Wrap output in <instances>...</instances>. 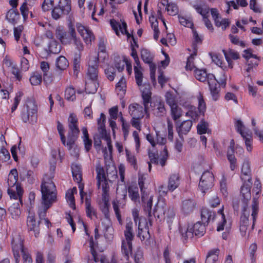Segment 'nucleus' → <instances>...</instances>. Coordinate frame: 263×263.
I'll list each match as a JSON object with an SVG mask.
<instances>
[{"label": "nucleus", "instance_id": "nucleus-12", "mask_svg": "<svg viewBox=\"0 0 263 263\" xmlns=\"http://www.w3.org/2000/svg\"><path fill=\"white\" fill-rule=\"evenodd\" d=\"M78 32L83 37L86 45H91L92 42L95 40V36L92 31L87 27L83 25L80 23L76 24Z\"/></svg>", "mask_w": 263, "mask_h": 263}, {"label": "nucleus", "instance_id": "nucleus-45", "mask_svg": "<svg viewBox=\"0 0 263 263\" xmlns=\"http://www.w3.org/2000/svg\"><path fill=\"white\" fill-rule=\"evenodd\" d=\"M69 65L67 59L64 56H60L56 60V66L60 70L66 69Z\"/></svg>", "mask_w": 263, "mask_h": 263}, {"label": "nucleus", "instance_id": "nucleus-15", "mask_svg": "<svg viewBox=\"0 0 263 263\" xmlns=\"http://www.w3.org/2000/svg\"><path fill=\"white\" fill-rule=\"evenodd\" d=\"M39 224L40 221L36 220L34 213L29 211L27 219V226L28 231L32 232L31 235L33 234L35 237H37L40 233Z\"/></svg>", "mask_w": 263, "mask_h": 263}, {"label": "nucleus", "instance_id": "nucleus-53", "mask_svg": "<svg viewBox=\"0 0 263 263\" xmlns=\"http://www.w3.org/2000/svg\"><path fill=\"white\" fill-rule=\"evenodd\" d=\"M57 129L60 136L61 140L63 144L66 146V141L65 136L64 135V128L62 123L59 121H57Z\"/></svg>", "mask_w": 263, "mask_h": 263}, {"label": "nucleus", "instance_id": "nucleus-7", "mask_svg": "<svg viewBox=\"0 0 263 263\" xmlns=\"http://www.w3.org/2000/svg\"><path fill=\"white\" fill-rule=\"evenodd\" d=\"M71 10L70 0H60L58 5L52 10V16L54 20H58L68 15Z\"/></svg>", "mask_w": 263, "mask_h": 263}, {"label": "nucleus", "instance_id": "nucleus-55", "mask_svg": "<svg viewBox=\"0 0 263 263\" xmlns=\"http://www.w3.org/2000/svg\"><path fill=\"white\" fill-rule=\"evenodd\" d=\"M245 141V144L247 149L248 152H251L252 150V138L250 134H246V135L242 136Z\"/></svg>", "mask_w": 263, "mask_h": 263}, {"label": "nucleus", "instance_id": "nucleus-41", "mask_svg": "<svg viewBox=\"0 0 263 263\" xmlns=\"http://www.w3.org/2000/svg\"><path fill=\"white\" fill-rule=\"evenodd\" d=\"M132 242L122 240L121 246L122 253L127 258H128L129 255L132 253Z\"/></svg>", "mask_w": 263, "mask_h": 263}, {"label": "nucleus", "instance_id": "nucleus-63", "mask_svg": "<svg viewBox=\"0 0 263 263\" xmlns=\"http://www.w3.org/2000/svg\"><path fill=\"white\" fill-rule=\"evenodd\" d=\"M134 258L135 263H141L143 259V252L140 249H137L136 251Z\"/></svg>", "mask_w": 263, "mask_h": 263}, {"label": "nucleus", "instance_id": "nucleus-19", "mask_svg": "<svg viewBox=\"0 0 263 263\" xmlns=\"http://www.w3.org/2000/svg\"><path fill=\"white\" fill-rule=\"evenodd\" d=\"M110 25L112 29L115 31L117 35H119V32L122 34H126L128 38L130 36V34L127 30V25L125 22H117L114 19L110 20Z\"/></svg>", "mask_w": 263, "mask_h": 263}, {"label": "nucleus", "instance_id": "nucleus-17", "mask_svg": "<svg viewBox=\"0 0 263 263\" xmlns=\"http://www.w3.org/2000/svg\"><path fill=\"white\" fill-rule=\"evenodd\" d=\"M150 103V106L152 108L153 113L155 116L161 117L166 115V110L164 102L159 100H156Z\"/></svg>", "mask_w": 263, "mask_h": 263}, {"label": "nucleus", "instance_id": "nucleus-51", "mask_svg": "<svg viewBox=\"0 0 263 263\" xmlns=\"http://www.w3.org/2000/svg\"><path fill=\"white\" fill-rule=\"evenodd\" d=\"M171 111V116L174 121H177L182 116V110L177 105L170 107Z\"/></svg>", "mask_w": 263, "mask_h": 263}, {"label": "nucleus", "instance_id": "nucleus-33", "mask_svg": "<svg viewBox=\"0 0 263 263\" xmlns=\"http://www.w3.org/2000/svg\"><path fill=\"white\" fill-rule=\"evenodd\" d=\"M138 237L141 241L147 240L150 238L148 228L146 226L142 228L141 222H139L138 224Z\"/></svg>", "mask_w": 263, "mask_h": 263}, {"label": "nucleus", "instance_id": "nucleus-39", "mask_svg": "<svg viewBox=\"0 0 263 263\" xmlns=\"http://www.w3.org/2000/svg\"><path fill=\"white\" fill-rule=\"evenodd\" d=\"M86 213L87 217L92 218L93 216L97 217L96 210L91 205L90 200L86 197L85 199Z\"/></svg>", "mask_w": 263, "mask_h": 263}, {"label": "nucleus", "instance_id": "nucleus-14", "mask_svg": "<svg viewBox=\"0 0 263 263\" xmlns=\"http://www.w3.org/2000/svg\"><path fill=\"white\" fill-rule=\"evenodd\" d=\"M141 199L144 211L147 215V219L150 226H152L153 222V215L152 214L153 196H148L147 194L143 193L142 194Z\"/></svg>", "mask_w": 263, "mask_h": 263}, {"label": "nucleus", "instance_id": "nucleus-29", "mask_svg": "<svg viewBox=\"0 0 263 263\" xmlns=\"http://www.w3.org/2000/svg\"><path fill=\"white\" fill-rule=\"evenodd\" d=\"M223 54L226 59L228 62L229 67L233 68V62L232 60H237L239 58V55L238 52L229 49L228 51L223 50Z\"/></svg>", "mask_w": 263, "mask_h": 263}, {"label": "nucleus", "instance_id": "nucleus-64", "mask_svg": "<svg viewBox=\"0 0 263 263\" xmlns=\"http://www.w3.org/2000/svg\"><path fill=\"white\" fill-rule=\"evenodd\" d=\"M105 73L107 79L112 81L114 80L115 76V69L113 67H108L105 70Z\"/></svg>", "mask_w": 263, "mask_h": 263}, {"label": "nucleus", "instance_id": "nucleus-4", "mask_svg": "<svg viewBox=\"0 0 263 263\" xmlns=\"http://www.w3.org/2000/svg\"><path fill=\"white\" fill-rule=\"evenodd\" d=\"M154 216L158 218L164 216L168 223H172L175 216L173 208L168 206L164 199H159L154 211Z\"/></svg>", "mask_w": 263, "mask_h": 263}, {"label": "nucleus", "instance_id": "nucleus-11", "mask_svg": "<svg viewBox=\"0 0 263 263\" xmlns=\"http://www.w3.org/2000/svg\"><path fill=\"white\" fill-rule=\"evenodd\" d=\"M20 243L21 248L18 249V254L20 255V251L21 252L23 255V260L24 261V263H32V259L30 255V254L25 250L24 247H23V241L20 235L16 234L15 236H13L11 241V244H12V251H13V247L14 246H17L18 245V243Z\"/></svg>", "mask_w": 263, "mask_h": 263}, {"label": "nucleus", "instance_id": "nucleus-31", "mask_svg": "<svg viewBox=\"0 0 263 263\" xmlns=\"http://www.w3.org/2000/svg\"><path fill=\"white\" fill-rule=\"evenodd\" d=\"M219 250L214 249L210 250L206 256L205 263H217Z\"/></svg>", "mask_w": 263, "mask_h": 263}, {"label": "nucleus", "instance_id": "nucleus-25", "mask_svg": "<svg viewBox=\"0 0 263 263\" xmlns=\"http://www.w3.org/2000/svg\"><path fill=\"white\" fill-rule=\"evenodd\" d=\"M215 217V213L206 208H203L201 211V222L207 225L211 220H213Z\"/></svg>", "mask_w": 263, "mask_h": 263}, {"label": "nucleus", "instance_id": "nucleus-2", "mask_svg": "<svg viewBox=\"0 0 263 263\" xmlns=\"http://www.w3.org/2000/svg\"><path fill=\"white\" fill-rule=\"evenodd\" d=\"M18 173L16 169H13L11 171L8 175V194L10 197L14 199H18L19 202L22 204V197L23 194V190L20 185L17 183Z\"/></svg>", "mask_w": 263, "mask_h": 263}, {"label": "nucleus", "instance_id": "nucleus-44", "mask_svg": "<svg viewBox=\"0 0 263 263\" xmlns=\"http://www.w3.org/2000/svg\"><path fill=\"white\" fill-rule=\"evenodd\" d=\"M65 98L67 100L70 101L76 100V90L72 86H69L65 89Z\"/></svg>", "mask_w": 263, "mask_h": 263}, {"label": "nucleus", "instance_id": "nucleus-48", "mask_svg": "<svg viewBox=\"0 0 263 263\" xmlns=\"http://www.w3.org/2000/svg\"><path fill=\"white\" fill-rule=\"evenodd\" d=\"M126 84L125 78L122 77L119 82L116 84V90L119 95H124L126 91Z\"/></svg>", "mask_w": 263, "mask_h": 263}, {"label": "nucleus", "instance_id": "nucleus-28", "mask_svg": "<svg viewBox=\"0 0 263 263\" xmlns=\"http://www.w3.org/2000/svg\"><path fill=\"white\" fill-rule=\"evenodd\" d=\"M193 123L191 120L183 121L177 126V131L180 136L181 134H186L190 132Z\"/></svg>", "mask_w": 263, "mask_h": 263}, {"label": "nucleus", "instance_id": "nucleus-47", "mask_svg": "<svg viewBox=\"0 0 263 263\" xmlns=\"http://www.w3.org/2000/svg\"><path fill=\"white\" fill-rule=\"evenodd\" d=\"M61 49V45L55 40L50 41L48 45V50L50 53L57 54L60 52Z\"/></svg>", "mask_w": 263, "mask_h": 263}, {"label": "nucleus", "instance_id": "nucleus-34", "mask_svg": "<svg viewBox=\"0 0 263 263\" xmlns=\"http://www.w3.org/2000/svg\"><path fill=\"white\" fill-rule=\"evenodd\" d=\"M240 193L244 199L245 205L242 211L245 212L247 210V202L251 198L250 189L248 186L243 185L241 187Z\"/></svg>", "mask_w": 263, "mask_h": 263}, {"label": "nucleus", "instance_id": "nucleus-9", "mask_svg": "<svg viewBox=\"0 0 263 263\" xmlns=\"http://www.w3.org/2000/svg\"><path fill=\"white\" fill-rule=\"evenodd\" d=\"M75 30L74 27L70 23L68 25V32H67L62 27H59L56 29L55 35L63 45H68L72 43L73 38L71 36V30Z\"/></svg>", "mask_w": 263, "mask_h": 263}, {"label": "nucleus", "instance_id": "nucleus-43", "mask_svg": "<svg viewBox=\"0 0 263 263\" xmlns=\"http://www.w3.org/2000/svg\"><path fill=\"white\" fill-rule=\"evenodd\" d=\"M105 115L103 113H101L100 118L98 120V130L99 131L100 136H105L106 134V131L105 127Z\"/></svg>", "mask_w": 263, "mask_h": 263}, {"label": "nucleus", "instance_id": "nucleus-56", "mask_svg": "<svg viewBox=\"0 0 263 263\" xmlns=\"http://www.w3.org/2000/svg\"><path fill=\"white\" fill-rule=\"evenodd\" d=\"M197 99L198 101V109L200 112H203L206 109V104L203 99V96L201 92H199L197 96Z\"/></svg>", "mask_w": 263, "mask_h": 263}, {"label": "nucleus", "instance_id": "nucleus-26", "mask_svg": "<svg viewBox=\"0 0 263 263\" xmlns=\"http://www.w3.org/2000/svg\"><path fill=\"white\" fill-rule=\"evenodd\" d=\"M180 184V176L179 174L175 173L171 175L168 178L167 190L171 192L177 189Z\"/></svg>", "mask_w": 263, "mask_h": 263}, {"label": "nucleus", "instance_id": "nucleus-61", "mask_svg": "<svg viewBox=\"0 0 263 263\" xmlns=\"http://www.w3.org/2000/svg\"><path fill=\"white\" fill-rule=\"evenodd\" d=\"M14 207H10L9 208V211L10 212L13 218L17 219L21 214V211L18 207L19 206L18 203H17L16 205L14 204Z\"/></svg>", "mask_w": 263, "mask_h": 263}, {"label": "nucleus", "instance_id": "nucleus-23", "mask_svg": "<svg viewBox=\"0 0 263 263\" xmlns=\"http://www.w3.org/2000/svg\"><path fill=\"white\" fill-rule=\"evenodd\" d=\"M89 247L93 262L92 263H109L106 258L103 255H98L94 249V242L91 237L89 240Z\"/></svg>", "mask_w": 263, "mask_h": 263}, {"label": "nucleus", "instance_id": "nucleus-60", "mask_svg": "<svg viewBox=\"0 0 263 263\" xmlns=\"http://www.w3.org/2000/svg\"><path fill=\"white\" fill-rule=\"evenodd\" d=\"M114 229L111 227H106L104 231V237L107 241H111L114 238Z\"/></svg>", "mask_w": 263, "mask_h": 263}, {"label": "nucleus", "instance_id": "nucleus-5", "mask_svg": "<svg viewBox=\"0 0 263 263\" xmlns=\"http://www.w3.org/2000/svg\"><path fill=\"white\" fill-rule=\"evenodd\" d=\"M37 107L35 101L28 100L21 114V117L24 123L34 124L37 120Z\"/></svg>", "mask_w": 263, "mask_h": 263}, {"label": "nucleus", "instance_id": "nucleus-3", "mask_svg": "<svg viewBox=\"0 0 263 263\" xmlns=\"http://www.w3.org/2000/svg\"><path fill=\"white\" fill-rule=\"evenodd\" d=\"M68 131L66 146L69 150H70L74 145L80 133L77 116L74 114H71L68 119Z\"/></svg>", "mask_w": 263, "mask_h": 263}, {"label": "nucleus", "instance_id": "nucleus-38", "mask_svg": "<svg viewBox=\"0 0 263 263\" xmlns=\"http://www.w3.org/2000/svg\"><path fill=\"white\" fill-rule=\"evenodd\" d=\"M18 17V12L14 9H10L6 16V19L8 22L14 25L16 23Z\"/></svg>", "mask_w": 263, "mask_h": 263}, {"label": "nucleus", "instance_id": "nucleus-13", "mask_svg": "<svg viewBox=\"0 0 263 263\" xmlns=\"http://www.w3.org/2000/svg\"><path fill=\"white\" fill-rule=\"evenodd\" d=\"M193 7L197 13L202 15L206 27L209 30L212 31L213 30V25L211 21L208 18L209 8L202 3L195 4L193 5Z\"/></svg>", "mask_w": 263, "mask_h": 263}, {"label": "nucleus", "instance_id": "nucleus-30", "mask_svg": "<svg viewBox=\"0 0 263 263\" xmlns=\"http://www.w3.org/2000/svg\"><path fill=\"white\" fill-rule=\"evenodd\" d=\"M195 77L199 81L209 83L210 75L212 73H207L205 69H196L194 71Z\"/></svg>", "mask_w": 263, "mask_h": 263}, {"label": "nucleus", "instance_id": "nucleus-42", "mask_svg": "<svg viewBox=\"0 0 263 263\" xmlns=\"http://www.w3.org/2000/svg\"><path fill=\"white\" fill-rule=\"evenodd\" d=\"M114 60L115 67L119 72L124 69L125 65L128 61L125 57L121 58L119 56L115 57Z\"/></svg>", "mask_w": 263, "mask_h": 263}, {"label": "nucleus", "instance_id": "nucleus-10", "mask_svg": "<svg viewBox=\"0 0 263 263\" xmlns=\"http://www.w3.org/2000/svg\"><path fill=\"white\" fill-rule=\"evenodd\" d=\"M214 179L211 172L205 171L202 174L199 183V188L202 193H205L213 187Z\"/></svg>", "mask_w": 263, "mask_h": 263}, {"label": "nucleus", "instance_id": "nucleus-49", "mask_svg": "<svg viewBox=\"0 0 263 263\" xmlns=\"http://www.w3.org/2000/svg\"><path fill=\"white\" fill-rule=\"evenodd\" d=\"M77 192L76 187H73L71 190H69L66 194V197L68 202H69L70 208H75V200L73 194Z\"/></svg>", "mask_w": 263, "mask_h": 263}, {"label": "nucleus", "instance_id": "nucleus-18", "mask_svg": "<svg viewBox=\"0 0 263 263\" xmlns=\"http://www.w3.org/2000/svg\"><path fill=\"white\" fill-rule=\"evenodd\" d=\"M98 62L99 58L96 57H93L89 61L87 75L90 80H97Z\"/></svg>", "mask_w": 263, "mask_h": 263}, {"label": "nucleus", "instance_id": "nucleus-52", "mask_svg": "<svg viewBox=\"0 0 263 263\" xmlns=\"http://www.w3.org/2000/svg\"><path fill=\"white\" fill-rule=\"evenodd\" d=\"M165 100L170 107L177 105L176 97L171 93L167 92L165 95Z\"/></svg>", "mask_w": 263, "mask_h": 263}, {"label": "nucleus", "instance_id": "nucleus-36", "mask_svg": "<svg viewBox=\"0 0 263 263\" xmlns=\"http://www.w3.org/2000/svg\"><path fill=\"white\" fill-rule=\"evenodd\" d=\"M128 195L131 200L135 202H139L140 196L138 187L136 186H130L128 189Z\"/></svg>", "mask_w": 263, "mask_h": 263}, {"label": "nucleus", "instance_id": "nucleus-59", "mask_svg": "<svg viewBox=\"0 0 263 263\" xmlns=\"http://www.w3.org/2000/svg\"><path fill=\"white\" fill-rule=\"evenodd\" d=\"M135 79L137 85L139 86H141L142 82V73L138 69L137 66H134Z\"/></svg>", "mask_w": 263, "mask_h": 263}, {"label": "nucleus", "instance_id": "nucleus-58", "mask_svg": "<svg viewBox=\"0 0 263 263\" xmlns=\"http://www.w3.org/2000/svg\"><path fill=\"white\" fill-rule=\"evenodd\" d=\"M166 9L170 15H175L178 12V7L174 4H168Z\"/></svg>", "mask_w": 263, "mask_h": 263}, {"label": "nucleus", "instance_id": "nucleus-62", "mask_svg": "<svg viewBox=\"0 0 263 263\" xmlns=\"http://www.w3.org/2000/svg\"><path fill=\"white\" fill-rule=\"evenodd\" d=\"M229 39L231 42L235 45H239L242 47H245L246 44L244 42L240 41L239 37L237 36L230 34L229 35Z\"/></svg>", "mask_w": 263, "mask_h": 263}, {"label": "nucleus", "instance_id": "nucleus-46", "mask_svg": "<svg viewBox=\"0 0 263 263\" xmlns=\"http://www.w3.org/2000/svg\"><path fill=\"white\" fill-rule=\"evenodd\" d=\"M141 57L145 63H151L153 61L154 55L147 49H142L141 50Z\"/></svg>", "mask_w": 263, "mask_h": 263}, {"label": "nucleus", "instance_id": "nucleus-54", "mask_svg": "<svg viewBox=\"0 0 263 263\" xmlns=\"http://www.w3.org/2000/svg\"><path fill=\"white\" fill-rule=\"evenodd\" d=\"M30 82L32 85H37L42 82V76L38 72H34L30 78Z\"/></svg>", "mask_w": 263, "mask_h": 263}, {"label": "nucleus", "instance_id": "nucleus-50", "mask_svg": "<svg viewBox=\"0 0 263 263\" xmlns=\"http://www.w3.org/2000/svg\"><path fill=\"white\" fill-rule=\"evenodd\" d=\"M185 116L190 117L193 120L196 121L198 120L199 114L196 107L194 106H190L189 110L186 112Z\"/></svg>", "mask_w": 263, "mask_h": 263}, {"label": "nucleus", "instance_id": "nucleus-24", "mask_svg": "<svg viewBox=\"0 0 263 263\" xmlns=\"http://www.w3.org/2000/svg\"><path fill=\"white\" fill-rule=\"evenodd\" d=\"M196 203L194 200L192 199H186L182 201L181 210L182 213L187 215L192 213L195 208Z\"/></svg>", "mask_w": 263, "mask_h": 263}, {"label": "nucleus", "instance_id": "nucleus-40", "mask_svg": "<svg viewBox=\"0 0 263 263\" xmlns=\"http://www.w3.org/2000/svg\"><path fill=\"white\" fill-rule=\"evenodd\" d=\"M71 33L72 37L73 38L72 40V43L74 44V45L76 46V48L78 50L80 51H82L84 49L83 43L82 42L81 39L77 36L75 30L72 29L71 30Z\"/></svg>", "mask_w": 263, "mask_h": 263}, {"label": "nucleus", "instance_id": "nucleus-21", "mask_svg": "<svg viewBox=\"0 0 263 263\" xmlns=\"http://www.w3.org/2000/svg\"><path fill=\"white\" fill-rule=\"evenodd\" d=\"M141 91L142 92V97L143 99V105L144 109L147 111L149 108V103L152 99V92L150 90L149 85L144 84L141 87Z\"/></svg>", "mask_w": 263, "mask_h": 263}, {"label": "nucleus", "instance_id": "nucleus-1", "mask_svg": "<svg viewBox=\"0 0 263 263\" xmlns=\"http://www.w3.org/2000/svg\"><path fill=\"white\" fill-rule=\"evenodd\" d=\"M41 187L42 199V203L44 205V211L39 213V215L40 216L42 215L43 216H44L46 215L47 209L56 201L57 190L52 179L47 178V175H45L43 178Z\"/></svg>", "mask_w": 263, "mask_h": 263}, {"label": "nucleus", "instance_id": "nucleus-57", "mask_svg": "<svg viewBox=\"0 0 263 263\" xmlns=\"http://www.w3.org/2000/svg\"><path fill=\"white\" fill-rule=\"evenodd\" d=\"M208 128V124L203 120H202L197 126V132L200 135L206 133Z\"/></svg>", "mask_w": 263, "mask_h": 263}, {"label": "nucleus", "instance_id": "nucleus-35", "mask_svg": "<svg viewBox=\"0 0 263 263\" xmlns=\"http://www.w3.org/2000/svg\"><path fill=\"white\" fill-rule=\"evenodd\" d=\"M124 236L125 239L124 241L132 242L134 235L133 232V222H128L126 223L125 230L124 231Z\"/></svg>", "mask_w": 263, "mask_h": 263}, {"label": "nucleus", "instance_id": "nucleus-6", "mask_svg": "<svg viewBox=\"0 0 263 263\" xmlns=\"http://www.w3.org/2000/svg\"><path fill=\"white\" fill-rule=\"evenodd\" d=\"M201 222H196L193 227L187 228H180V232L182 236V239L183 241L187 240L189 238L193 237L194 234L198 236H202L204 235L205 231V227Z\"/></svg>", "mask_w": 263, "mask_h": 263}, {"label": "nucleus", "instance_id": "nucleus-22", "mask_svg": "<svg viewBox=\"0 0 263 263\" xmlns=\"http://www.w3.org/2000/svg\"><path fill=\"white\" fill-rule=\"evenodd\" d=\"M227 159L230 163V169L234 171L236 167L237 160L234 155V141L232 140L227 151Z\"/></svg>", "mask_w": 263, "mask_h": 263}, {"label": "nucleus", "instance_id": "nucleus-27", "mask_svg": "<svg viewBox=\"0 0 263 263\" xmlns=\"http://www.w3.org/2000/svg\"><path fill=\"white\" fill-rule=\"evenodd\" d=\"M241 178L245 181L250 182L251 180L250 165L248 161H246L243 163L241 168Z\"/></svg>", "mask_w": 263, "mask_h": 263}, {"label": "nucleus", "instance_id": "nucleus-16", "mask_svg": "<svg viewBox=\"0 0 263 263\" xmlns=\"http://www.w3.org/2000/svg\"><path fill=\"white\" fill-rule=\"evenodd\" d=\"M208 85L209 86L211 95L214 101H217L220 96V87L217 80L216 79L213 74L210 75L209 78Z\"/></svg>", "mask_w": 263, "mask_h": 263}, {"label": "nucleus", "instance_id": "nucleus-37", "mask_svg": "<svg viewBox=\"0 0 263 263\" xmlns=\"http://www.w3.org/2000/svg\"><path fill=\"white\" fill-rule=\"evenodd\" d=\"M99 87V83L97 80H90L85 84V91L88 93H95L97 91Z\"/></svg>", "mask_w": 263, "mask_h": 263}, {"label": "nucleus", "instance_id": "nucleus-32", "mask_svg": "<svg viewBox=\"0 0 263 263\" xmlns=\"http://www.w3.org/2000/svg\"><path fill=\"white\" fill-rule=\"evenodd\" d=\"M125 155L126 161L135 170L138 169L137 159L133 152H131L127 149H125Z\"/></svg>", "mask_w": 263, "mask_h": 263}, {"label": "nucleus", "instance_id": "nucleus-8", "mask_svg": "<svg viewBox=\"0 0 263 263\" xmlns=\"http://www.w3.org/2000/svg\"><path fill=\"white\" fill-rule=\"evenodd\" d=\"M97 173V186L98 189L102 187V199H108V192L109 190V186L107 180L106 179L104 170L103 167H98L96 169Z\"/></svg>", "mask_w": 263, "mask_h": 263}, {"label": "nucleus", "instance_id": "nucleus-20", "mask_svg": "<svg viewBox=\"0 0 263 263\" xmlns=\"http://www.w3.org/2000/svg\"><path fill=\"white\" fill-rule=\"evenodd\" d=\"M129 113L133 119H141L144 116V110L146 111L141 105L134 103L128 107Z\"/></svg>", "mask_w": 263, "mask_h": 263}]
</instances>
